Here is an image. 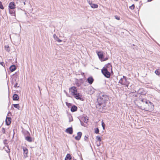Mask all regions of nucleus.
Here are the masks:
<instances>
[{
    "label": "nucleus",
    "instance_id": "58836bf2",
    "mask_svg": "<svg viewBox=\"0 0 160 160\" xmlns=\"http://www.w3.org/2000/svg\"><path fill=\"white\" fill-rule=\"evenodd\" d=\"M8 47H9L8 46H5V48H8Z\"/></svg>",
    "mask_w": 160,
    "mask_h": 160
},
{
    "label": "nucleus",
    "instance_id": "37998d69",
    "mask_svg": "<svg viewBox=\"0 0 160 160\" xmlns=\"http://www.w3.org/2000/svg\"><path fill=\"white\" fill-rule=\"evenodd\" d=\"M68 104V103H66V104H67H67Z\"/></svg>",
    "mask_w": 160,
    "mask_h": 160
},
{
    "label": "nucleus",
    "instance_id": "c03bdc74",
    "mask_svg": "<svg viewBox=\"0 0 160 160\" xmlns=\"http://www.w3.org/2000/svg\"><path fill=\"white\" fill-rule=\"evenodd\" d=\"M8 150H9V152L10 151V149H8Z\"/></svg>",
    "mask_w": 160,
    "mask_h": 160
},
{
    "label": "nucleus",
    "instance_id": "4be33fe9",
    "mask_svg": "<svg viewBox=\"0 0 160 160\" xmlns=\"http://www.w3.org/2000/svg\"><path fill=\"white\" fill-rule=\"evenodd\" d=\"M13 106L14 108H17L18 109H19V108H20L19 104H13Z\"/></svg>",
    "mask_w": 160,
    "mask_h": 160
},
{
    "label": "nucleus",
    "instance_id": "f8f14e48",
    "mask_svg": "<svg viewBox=\"0 0 160 160\" xmlns=\"http://www.w3.org/2000/svg\"><path fill=\"white\" fill-rule=\"evenodd\" d=\"M82 133L81 132H79L77 133V136L75 137V139L77 140H79L81 137Z\"/></svg>",
    "mask_w": 160,
    "mask_h": 160
},
{
    "label": "nucleus",
    "instance_id": "a18cd8bd",
    "mask_svg": "<svg viewBox=\"0 0 160 160\" xmlns=\"http://www.w3.org/2000/svg\"><path fill=\"white\" fill-rule=\"evenodd\" d=\"M73 160H76V159H74Z\"/></svg>",
    "mask_w": 160,
    "mask_h": 160
},
{
    "label": "nucleus",
    "instance_id": "c756f323",
    "mask_svg": "<svg viewBox=\"0 0 160 160\" xmlns=\"http://www.w3.org/2000/svg\"><path fill=\"white\" fill-rule=\"evenodd\" d=\"M140 100L141 101V102H145V101H146V99H142L140 98Z\"/></svg>",
    "mask_w": 160,
    "mask_h": 160
},
{
    "label": "nucleus",
    "instance_id": "c9c22d12",
    "mask_svg": "<svg viewBox=\"0 0 160 160\" xmlns=\"http://www.w3.org/2000/svg\"><path fill=\"white\" fill-rule=\"evenodd\" d=\"M57 41H58V42H61L62 41L60 39L58 38V39L57 40Z\"/></svg>",
    "mask_w": 160,
    "mask_h": 160
},
{
    "label": "nucleus",
    "instance_id": "2f4dec72",
    "mask_svg": "<svg viewBox=\"0 0 160 160\" xmlns=\"http://www.w3.org/2000/svg\"><path fill=\"white\" fill-rule=\"evenodd\" d=\"M115 18L116 19H117L118 20H120V18L119 17H118V16H117V15L115 16Z\"/></svg>",
    "mask_w": 160,
    "mask_h": 160
},
{
    "label": "nucleus",
    "instance_id": "7ed1b4c3",
    "mask_svg": "<svg viewBox=\"0 0 160 160\" xmlns=\"http://www.w3.org/2000/svg\"><path fill=\"white\" fill-rule=\"evenodd\" d=\"M130 79H127L126 77L123 76V78H121L119 81V83L122 85H124L125 87L128 88L130 83Z\"/></svg>",
    "mask_w": 160,
    "mask_h": 160
},
{
    "label": "nucleus",
    "instance_id": "ddd939ff",
    "mask_svg": "<svg viewBox=\"0 0 160 160\" xmlns=\"http://www.w3.org/2000/svg\"><path fill=\"white\" fill-rule=\"evenodd\" d=\"M11 119L9 117H7L6 119V124L7 125H9L11 122Z\"/></svg>",
    "mask_w": 160,
    "mask_h": 160
},
{
    "label": "nucleus",
    "instance_id": "5701e85b",
    "mask_svg": "<svg viewBox=\"0 0 160 160\" xmlns=\"http://www.w3.org/2000/svg\"><path fill=\"white\" fill-rule=\"evenodd\" d=\"M53 37L54 38V39L56 40V41H57V39H58V37H57V36L56 35V34H54L53 35Z\"/></svg>",
    "mask_w": 160,
    "mask_h": 160
},
{
    "label": "nucleus",
    "instance_id": "393cba45",
    "mask_svg": "<svg viewBox=\"0 0 160 160\" xmlns=\"http://www.w3.org/2000/svg\"><path fill=\"white\" fill-rule=\"evenodd\" d=\"M145 102L147 104H148V103H149L151 105H152V102L146 99V101H145Z\"/></svg>",
    "mask_w": 160,
    "mask_h": 160
},
{
    "label": "nucleus",
    "instance_id": "6e6552de",
    "mask_svg": "<svg viewBox=\"0 0 160 160\" xmlns=\"http://www.w3.org/2000/svg\"><path fill=\"white\" fill-rule=\"evenodd\" d=\"M88 2L92 8H96L98 7V5L97 4L92 3V1H88Z\"/></svg>",
    "mask_w": 160,
    "mask_h": 160
},
{
    "label": "nucleus",
    "instance_id": "39448f33",
    "mask_svg": "<svg viewBox=\"0 0 160 160\" xmlns=\"http://www.w3.org/2000/svg\"><path fill=\"white\" fill-rule=\"evenodd\" d=\"M25 140L29 142H32V138L30 137V134L29 132L28 131H26L25 132Z\"/></svg>",
    "mask_w": 160,
    "mask_h": 160
},
{
    "label": "nucleus",
    "instance_id": "20e7f679",
    "mask_svg": "<svg viewBox=\"0 0 160 160\" xmlns=\"http://www.w3.org/2000/svg\"><path fill=\"white\" fill-rule=\"evenodd\" d=\"M109 70H108L105 68H103L101 70L102 73L104 75V76L107 78H110L111 74L109 72Z\"/></svg>",
    "mask_w": 160,
    "mask_h": 160
},
{
    "label": "nucleus",
    "instance_id": "a19ab883",
    "mask_svg": "<svg viewBox=\"0 0 160 160\" xmlns=\"http://www.w3.org/2000/svg\"><path fill=\"white\" fill-rule=\"evenodd\" d=\"M5 141H7V140H5L4 141V142Z\"/></svg>",
    "mask_w": 160,
    "mask_h": 160
},
{
    "label": "nucleus",
    "instance_id": "bb28decb",
    "mask_svg": "<svg viewBox=\"0 0 160 160\" xmlns=\"http://www.w3.org/2000/svg\"><path fill=\"white\" fill-rule=\"evenodd\" d=\"M102 127L103 128V129L104 130L105 129V124L104 123V122H103V121L102 122Z\"/></svg>",
    "mask_w": 160,
    "mask_h": 160
},
{
    "label": "nucleus",
    "instance_id": "a211bd4d",
    "mask_svg": "<svg viewBox=\"0 0 160 160\" xmlns=\"http://www.w3.org/2000/svg\"><path fill=\"white\" fill-rule=\"evenodd\" d=\"M9 69L12 72L15 70L16 69V68L14 65H12L10 67Z\"/></svg>",
    "mask_w": 160,
    "mask_h": 160
},
{
    "label": "nucleus",
    "instance_id": "7c9ffc66",
    "mask_svg": "<svg viewBox=\"0 0 160 160\" xmlns=\"http://www.w3.org/2000/svg\"><path fill=\"white\" fill-rule=\"evenodd\" d=\"M2 131L3 133L5 134V129L4 128H2Z\"/></svg>",
    "mask_w": 160,
    "mask_h": 160
},
{
    "label": "nucleus",
    "instance_id": "412c9836",
    "mask_svg": "<svg viewBox=\"0 0 160 160\" xmlns=\"http://www.w3.org/2000/svg\"><path fill=\"white\" fill-rule=\"evenodd\" d=\"M82 121L84 122L87 123L88 122V119L87 118V117H85L84 118L82 119Z\"/></svg>",
    "mask_w": 160,
    "mask_h": 160
},
{
    "label": "nucleus",
    "instance_id": "ea45409f",
    "mask_svg": "<svg viewBox=\"0 0 160 160\" xmlns=\"http://www.w3.org/2000/svg\"><path fill=\"white\" fill-rule=\"evenodd\" d=\"M23 3L24 5L25 4V2H23Z\"/></svg>",
    "mask_w": 160,
    "mask_h": 160
},
{
    "label": "nucleus",
    "instance_id": "cd10ccee",
    "mask_svg": "<svg viewBox=\"0 0 160 160\" xmlns=\"http://www.w3.org/2000/svg\"><path fill=\"white\" fill-rule=\"evenodd\" d=\"M0 8L2 9H3L4 7L1 2H0Z\"/></svg>",
    "mask_w": 160,
    "mask_h": 160
},
{
    "label": "nucleus",
    "instance_id": "f257e3e1",
    "mask_svg": "<svg viewBox=\"0 0 160 160\" xmlns=\"http://www.w3.org/2000/svg\"><path fill=\"white\" fill-rule=\"evenodd\" d=\"M108 98V96L106 95H102L100 96L97 99L98 104L97 105V107L98 108L100 106L102 105L103 107H105V103Z\"/></svg>",
    "mask_w": 160,
    "mask_h": 160
},
{
    "label": "nucleus",
    "instance_id": "dca6fc26",
    "mask_svg": "<svg viewBox=\"0 0 160 160\" xmlns=\"http://www.w3.org/2000/svg\"><path fill=\"white\" fill-rule=\"evenodd\" d=\"M77 110V107L75 105H73L71 108V111L72 112H73Z\"/></svg>",
    "mask_w": 160,
    "mask_h": 160
},
{
    "label": "nucleus",
    "instance_id": "1a4fd4ad",
    "mask_svg": "<svg viewBox=\"0 0 160 160\" xmlns=\"http://www.w3.org/2000/svg\"><path fill=\"white\" fill-rule=\"evenodd\" d=\"M97 54L99 57V58L102 61V60L103 58V52H98L97 53Z\"/></svg>",
    "mask_w": 160,
    "mask_h": 160
},
{
    "label": "nucleus",
    "instance_id": "4468645a",
    "mask_svg": "<svg viewBox=\"0 0 160 160\" xmlns=\"http://www.w3.org/2000/svg\"><path fill=\"white\" fill-rule=\"evenodd\" d=\"M87 81L90 84H91L93 83L94 79L92 77H89L87 79Z\"/></svg>",
    "mask_w": 160,
    "mask_h": 160
},
{
    "label": "nucleus",
    "instance_id": "c85d7f7f",
    "mask_svg": "<svg viewBox=\"0 0 160 160\" xmlns=\"http://www.w3.org/2000/svg\"><path fill=\"white\" fill-rule=\"evenodd\" d=\"M134 4H132V6L129 7V8L132 10H133L134 8Z\"/></svg>",
    "mask_w": 160,
    "mask_h": 160
},
{
    "label": "nucleus",
    "instance_id": "f704fd0d",
    "mask_svg": "<svg viewBox=\"0 0 160 160\" xmlns=\"http://www.w3.org/2000/svg\"><path fill=\"white\" fill-rule=\"evenodd\" d=\"M108 58H104L102 60V61H105L107 60L108 59Z\"/></svg>",
    "mask_w": 160,
    "mask_h": 160
},
{
    "label": "nucleus",
    "instance_id": "79ce46f5",
    "mask_svg": "<svg viewBox=\"0 0 160 160\" xmlns=\"http://www.w3.org/2000/svg\"><path fill=\"white\" fill-rule=\"evenodd\" d=\"M38 88H39V89H40V87H39V86H38Z\"/></svg>",
    "mask_w": 160,
    "mask_h": 160
},
{
    "label": "nucleus",
    "instance_id": "72a5a7b5",
    "mask_svg": "<svg viewBox=\"0 0 160 160\" xmlns=\"http://www.w3.org/2000/svg\"><path fill=\"white\" fill-rule=\"evenodd\" d=\"M80 122H81V125L82 126H85V124H84V123L82 122V121L81 120H80Z\"/></svg>",
    "mask_w": 160,
    "mask_h": 160
},
{
    "label": "nucleus",
    "instance_id": "aec40b11",
    "mask_svg": "<svg viewBox=\"0 0 160 160\" xmlns=\"http://www.w3.org/2000/svg\"><path fill=\"white\" fill-rule=\"evenodd\" d=\"M155 73L157 75H159L160 74V69H157L155 70Z\"/></svg>",
    "mask_w": 160,
    "mask_h": 160
},
{
    "label": "nucleus",
    "instance_id": "6ab92c4d",
    "mask_svg": "<svg viewBox=\"0 0 160 160\" xmlns=\"http://www.w3.org/2000/svg\"><path fill=\"white\" fill-rule=\"evenodd\" d=\"M72 158L70 154H68L65 159V160H70Z\"/></svg>",
    "mask_w": 160,
    "mask_h": 160
},
{
    "label": "nucleus",
    "instance_id": "423d86ee",
    "mask_svg": "<svg viewBox=\"0 0 160 160\" xmlns=\"http://www.w3.org/2000/svg\"><path fill=\"white\" fill-rule=\"evenodd\" d=\"M22 149L23 151V155L25 158H26L28 157V149L27 148L25 147H22Z\"/></svg>",
    "mask_w": 160,
    "mask_h": 160
},
{
    "label": "nucleus",
    "instance_id": "a878e982",
    "mask_svg": "<svg viewBox=\"0 0 160 160\" xmlns=\"http://www.w3.org/2000/svg\"><path fill=\"white\" fill-rule=\"evenodd\" d=\"M96 139L97 141H98L99 142H100L101 141V139L100 137L99 136H97L96 137Z\"/></svg>",
    "mask_w": 160,
    "mask_h": 160
},
{
    "label": "nucleus",
    "instance_id": "b1692460",
    "mask_svg": "<svg viewBox=\"0 0 160 160\" xmlns=\"http://www.w3.org/2000/svg\"><path fill=\"white\" fill-rule=\"evenodd\" d=\"M99 132V130L98 128H97L95 129V132L96 134H98Z\"/></svg>",
    "mask_w": 160,
    "mask_h": 160
},
{
    "label": "nucleus",
    "instance_id": "f03ea898",
    "mask_svg": "<svg viewBox=\"0 0 160 160\" xmlns=\"http://www.w3.org/2000/svg\"><path fill=\"white\" fill-rule=\"evenodd\" d=\"M69 90L72 95L74 96L75 98L77 99H81V97L82 96L80 95L79 93L78 92L76 87H72L69 88Z\"/></svg>",
    "mask_w": 160,
    "mask_h": 160
},
{
    "label": "nucleus",
    "instance_id": "9b49d317",
    "mask_svg": "<svg viewBox=\"0 0 160 160\" xmlns=\"http://www.w3.org/2000/svg\"><path fill=\"white\" fill-rule=\"evenodd\" d=\"M65 132L69 134H72L73 133V129L72 127H70L66 129Z\"/></svg>",
    "mask_w": 160,
    "mask_h": 160
},
{
    "label": "nucleus",
    "instance_id": "473e14b6",
    "mask_svg": "<svg viewBox=\"0 0 160 160\" xmlns=\"http://www.w3.org/2000/svg\"><path fill=\"white\" fill-rule=\"evenodd\" d=\"M0 64L3 67L5 66V64L3 62H0Z\"/></svg>",
    "mask_w": 160,
    "mask_h": 160
},
{
    "label": "nucleus",
    "instance_id": "0eeeda50",
    "mask_svg": "<svg viewBox=\"0 0 160 160\" xmlns=\"http://www.w3.org/2000/svg\"><path fill=\"white\" fill-rule=\"evenodd\" d=\"M16 78H13V81L12 82V84L14 85V87L15 88H18L19 87V86H18V84L17 82L16 81Z\"/></svg>",
    "mask_w": 160,
    "mask_h": 160
},
{
    "label": "nucleus",
    "instance_id": "e433bc0d",
    "mask_svg": "<svg viewBox=\"0 0 160 160\" xmlns=\"http://www.w3.org/2000/svg\"><path fill=\"white\" fill-rule=\"evenodd\" d=\"M100 144H101L100 142H99L97 144V146H100Z\"/></svg>",
    "mask_w": 160,
    "mask_h": 160
},
{
    "label": "nucleus",
    "instance_id": "9d476101",
    "mask_svg": "<svg viewBox=\"0 0 160 160\" xmlns=\"http://www.w3.org/2000/svg\"><path fill=\"white\" fill-rule=\"evenodd\" d=\"M107 69L108 70H112V66L110 64V63H108L107 65H105L104 67H103V68H105Z\"/></svg>",
    "mask_w": 160,
    "mask_h": 160
},
{
    "label": "nucleus",
    "instance_id": "f3484780",
    "mask_svg": "<svg viewBox=\"0 0 160 160\" xmlns=\"http://www.w3.org/2000/svg\"><path fill=\"white\" fill-rule=\"evenodd\" d=\"M19 99V97L18 95L16 94H15L13 96V100L14 101H17Z\"/></svg>",
    "mask_w": 160,
    "mask_h": 160
},
{
    "label": "nucleus",
    "instance_id": "2eb2a0df",
    "mask_svg": "<svg viewBox=\"0 0 160 160\" xmlns=\"http://www.w3.org/2000/svg\"><path fill=\"white\" fill-rule=\"evenodd\" d=\"M15 6L14 3L13 2H11L9 5V8L11 9H14L15 8Z\"/></svg>",
    "mask_w": 160,
    "mask_h": 160
},
{
    "label": "nucleus",
    "instance_id": "4c0bfd02",
    "mask_svg": "<svg viewBox=\"0 0 160 160\" xmlns=\"http://www.w3.org/2000/svg\"><path fill=\"white\" fill-rule=\"evenodd\" d=\"M88 138V137H86V136H85L84 138V139L85 140H86V139Z\"/></svg>",
    "mask_w": 160,
    "mask_h": 160
}]
</instances>
